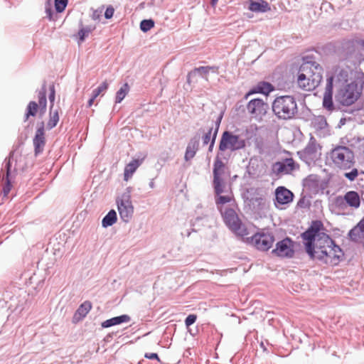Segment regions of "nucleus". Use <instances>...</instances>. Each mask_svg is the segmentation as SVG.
<instances>
[{"label":"nucleus","mask_w":364,"mask_h":364,"mask_svg":"<svg viewBox=\"0 0 364 364\" xmlns=\"http://www.w3.org/2000/svg\"><path fill=\"white\" fill-rule=\"evenodd\" d=\"M305 249L313 259L320 260L325 252L333 245V240L326 232L320 220L312 221L310 227L301 235Z\"/></svg>","instance_id":"nucleus-1"},{"label":"nucleus","mask_w":364,"mask_h":364,"mask_svg":"<svg viewBox=\"0 0 364 364\" xmlns=\"http://www.w3.org/2000/svg\"><path fill=\"white\" fill-rule=\"evenodd\" d=\"M322 67L316 62H305L299 68L297 76L298 86L306 91L316 88L322 80Z\"/></svg>","instance_id":"nucleus-2"},{"label":"nucleus","mask_w":364,"mask_h":364,"mask_svg":"<svg viewBox=\"0 0 364 364\" xmlns=\"http://www.w3.org/2000/svg\"><path fill=\"white\" fill-rule=\"evenodd\" d=\"M360 205V195L354 191H349L343 196H336L332 203L333 211L342 215H348L350 210L358 209Z\"/></svg>","instance_id":"nucleus-3"},{"label":"nucleus","mask_w":364,"mask_h":364,"mask_svg":"<svg viewBox=\"0 0 364 364\" xmlns=\"http://www.w3.org/2000/svg\"><path fill=\"white\" fill-rule=\"evenodd\" d=\"M220 212L225 224L231 231L242 237L248 236L249 232L247 228L239 218L234 207H220Z\"/></svg>","instance_id":"nucleus-4"},{"label":"nucleus","mask_w":364,"mask_h":364,"mask_svg":"<svg viewBox=\"0 0 364 364\" xmlns=\"http://www.w3.org/2000/svg\"><path fill=\"white\" fill-rule=\"evenodd\" d=\"M272 110L279 119H291L297 111L296 102L291 96L277 97L272 103Z\"/></svg>","instance_id":"nucleus-5"},{"label":"nucleus","mask_w":364,"mask_h":364,"mask_svg":"<svg viewBox=\"0 0 364 364\" xmlns=\"http://www.w3.org/2000/svg\"><path fill=\"white\" fill-rule=\"evenodd\" d=\"M330 159L333 166L340 169H349L355 164L353 151L348 147L338 146L330 152Z\"/></svg>","instance_id":"nucleus-6"},{"label":"nucleus","mask_w":364,"mask_h":364,"mask_svg":"<svg viewBox=\"0 0 364 364\" xmlns=\"http://www.w3.org/2000/svg\"><path fill=\"white\" fill-rule=\"evenodd\" d=\"M360 89L357 83L352 82L346 85H341L338 89L336 100L343 106H350L358 100L360 95Z\"/></svg>","instance_id":"nucleus-7"},{"label":"nucleus","mask_w":364,"mask_h":364,"mask_svg":"<svg viewBox=\"0 0 364 364\" xmlns=\"http://www.w3.org/2000/svg\"><path fill=\"white\" fill-rule=\"evenodd\" d=\"M246 145V140L240 137V135L225 131L222 134L219 144V150L221 151L226 150L234 151L245 149Z\"/></svg>","instance_id":"nucleus-8"},{"label":"nucleus","mask_w":364,"mask_h":364,"mask_svg":"<svg viewBox=\"0 0 364 364\" xmlns=\"http://www.w3.org/2000/svg\"><path fill=\"white\" fill-rule=\"evenodd\" d=\"M245 237L249 244L262 251H267L272 247L274 242V235L264 230L255 233L252 237L246 236Z\"/></svg>","instance_id":"nucleus-9"},{"label":"nucleus","mask_w":364,"mask_h":364,"mask_svg":"<svg viewBox=\"0 0 364 364\" xmlns=\"http://www.w3.org/2000/svg\"><path fill=\"white\" fill-rule=\"evenodd\" d=\"M299 157L309 165L320 159L321 156V146L315 138L311 137L306 146L298 152Z\"/></svg>","instance_id":"nucleus-10"},{"label":"nucleus","mask_w":364,"mask_h":364,"mask_svg":"<svg viewBox=\"0 0 364 364\" xmlns=\"http://www.w3.org/2000/svg\"><path fill=\"white\" fill-rule=\"evenodd\" d=\"M38 97V103L35 101H31L28 103L25 114V121H27L30 117L36 116L38 111L41 114H43L46 112L47 107V99L46 90L45 87H43L42 90L39 92Z\"/></svg>","instance_id":"nucleus-11"},{"label":"nucleus","mask_w":364,"mask_h":364,"mask_svg":"<svg viewBox=\"0 0 364 364\" xmlns=\"http://www.w3.org/2000/svg\"><path fill=\"white\" fill-rule=\"evenodd\" d=\"M225 164L220 160L216 159L213 165V187L215 193L219 196L225 192V183L224 180Z\"/></svg>","instance_id":"nucleus-12"},{"label":"nucleus","mask_w":364,"mask_h":364,"mask_svg":"<svg viewBox=\"0 0 364 364\" xmlns=\"http://www.w3.org/2000/svg\"><path fill=\"white\" fill-rule=\"evenodd\" d=\"M117 209L122 220L128 223L132 218L134 206L131 200V196L128 193L122 194L117 200Z\"/></svg>","instance_id":"nucleus-13"},{"label":"nucleus","mask_w":364,"mask_h":364,"mask_svg":"<svg viewBox=\"0 0 364 364\" xmlns=\"http://www.w3.org/2000/svg\"><path fill=\"white\" fill-rule=\"evenodd\" d=\"M344 257L342 249L333 241V245L325 252L319 260L321 262L331 266H336L340 263Z\"/></svg>","instance_id":"nucleus-14"},{"label":"nucleus","mask_w":364,"mask_h":364,"mask_svg":"<svg viewBox=\"0 0 364 364\" xmlns=\"http://www.w3.org/2000/svg\"><path fill=\"white\" fill-rule=\"evenodd\" d=\"M267 107V104L259 98L250 100L247 105L248 113L256 119H261L266 114Z\"/></svg>","instance_id":"nucleus-15"},{"label":"nucleus","mask_w":364,"mask_h":364,"mask_svg":"<svg viewBox=\"0 0 364 364\" xmlns=\"http://www.w3.org/2000/svg\"><path fill=\"white\" fill-rule=\"evenodd\" d=\"M348 78V71L338 66L333 67L327 74L326 85L331 82V87L333 88L334 84H343L346 82Z\"/></svg>","instance_id":"nucleus-16"},{"label":"nucleus","mask_w":364,"mask_h":364,"mask_svg":"<svg viewBox=\"0 0 364 364\" xmlns=\"http://www.w3.org/2000/svg\"><path fill=\"white\" fill-rule=\"evenodd\" d=\"M272 253L281 257H292L294 254V242L289 237L278 242Z\"/></svg>","instance_id":"nucleus-17"},{"label":"nucleus","mask_w":364,"mask_h":364,"mask_svg":"<svg viewBox=\"0 0 364 364\" xmlns=\"http://www.w3.org/2000/svg\"><path fill=\"white\" fill-rule=\"evenodd\" d=\"M295 168V162L292 158H288L283 161L275 162L272 165V171L277 176L289 174Z\"/></svg>","instance_id":"nucleus-18"},{"label":"nucleus","mask_w":364,"mask_h":364,"mask_svg":"<svg viewBox=\"0 0 364 364\" xmlns=\"http://www.w3.org/2000/svg\"><path fill=\"white\" fill-rule=\"evenodd\" d=\"M33 143L35 154L38 155L42 153L46 145L45 124L43 122H41L39 127L37 128Z\"/></svg>","instance_id":"nucleus-19"},{"label":"nucleus","mask_w":364,"mask_h":364,"mask_svg":"<svg viewBox=\"0 0 364 364\" xmlns=\"http://www.w3.org/2000/svg\"><path fill=\"white\" fill-rule=\"evenodd\" d=\"M21 158H22V156L21 155L17 156V155H15V154L12 152L10 154L9 158L7 159H6L5 168L6 169V183L3 188V193H4V196H6L9 194V193L10 192L11 187H12L11 183L9 178V174L11 173V166L12 162L14 160H15V161H16L15 169L21 168V167L17 165L16 162L18 159H21Z\"/></svg>","instance_id":"nucleus-20"},{"label":"nucleus","mask_w":364,"mask_h":364,"mask_svg":"<svg viewBox=\"0 0 364 364\" xmlns=\"http://www.w3.org/2000/svg\"><path fill=\"white\" fill-rule=\"evenodd\" d=\"M276 203L279 205L290 203L294 198L293 193L284 186H279L275 190Z\"/></svg>","instance_id":"nucleus-21"},{"label":"nucleus","mask_w":364,"mask_h":364,"mask_svg":"<svg viewBox=\"0 0 364 364\" xmlns=\"http://www.w3.org/2000/svg\"><path fill=\"white\" fill-rule=\"evenodd\" d=\"M274 90V87L272 84L267 82H259L255 87H253L245 96L247 100L249 96L256 93H261L268 95L272 91Z\"/></svg>","instance_id":"nucleus-22"},{"label":"nucleus","mask_w":364,"mask_h":364,"mask_svg":"<svg viewBox=\"0 0 364 364\" xmlns=\"http://www.w3.org/2000/svg\"><path fill=\"white\" fill-rule=\"evenodd\" d=\"M350 239L356 242L364 244V220L362 219L358 224L349 232Z\"/></svg>","instance_id":"nucleus-23"},{"label":"nucleus","mask_w":364,"mask_h":364,"mask_svg":"<svg viewBox=\"0 0 364 364\" xmlns=\"http://www.w3.org/2000/svg\"><path fill=\"white\" fill-rule=\"evenodd\" d=\"M142 159H133L126 165L124 171V180L128 181L133 176L134 173L142 164Z\"/></svg>","instance_id":"nucleus-24"},{"label":"nucleus","mask_w":364,"mask_h":364,"mask_svg":"<svg viewBox=\"0 0 364 364\" xmlns=\"http://www.w3.org/2000/svg\"><path fill=\"white\" fill-rule=\"evenodd\" d=\"M249 10L253 12H266L271 10L269 4L264 0L249 1Z\"/></svg>","instance_id":"nucleus-25"},{"label":"nucleus","mask_w":364,"mask_h":364,"mask_svg":"<svg viewBox=\"0 0 364 364\" xmlns=\"http://www.w3.org/2000/svg\"><path fill=\"white\" fill-rule=\"evenodd\" d=\"M323 105L328 110H332L333 109V88L331 87V82H329V85H326L323 94Z\"/></svg>","instance_id":"nucleus-26"},{"label":"nucleus","mask_w":364,"mask_h":364,"mask_svg":"<svg viewBox=\"0 0 364 364\" xmlns=\"http://www.w3.org/2000/svg\"><path fill=\"white\" fill-rule=\"evenodd\" d=\"M130 321V317L128 315H122L119 316L113 317L110 319H107L102 323L103 328H109L112 326L118 325L122 323H127Z\"/></svg>","instance_id":"nucleus-27"},{"label":"nucleus","mask_w":364,"mask_h":364,"mask_svg":"<svg viewBox=\"0 0 364 364\" xmlns=\"http://www.w3.org/2000/svg\"><path fill=\"white\" fill-rule=\"evenodd\" d=\"M198 149V141L195 140V139H191L186 147L185 156H184L185 160L189 161V160L192 159L195 156L196 153Z\"/></svg>","instance_id":"nucleus-28"},{"label":"nucleus","mask_w":364,"mask_h":364,"mask_svg":"<svg viewBox=\"0 0 364 364\" xmlns=\"http://www.w3.org/2000/svg\"><path fill=\"white\" fill-rule=\"evenodd\" d=\"M59 113L58 109L53 110V109H50L49 112V119L46 124V129H51L54 128L59 122Z\"/></svg>","instance_id":"nucleus-29"},{"label":"nucleus","mask_w":364,"mask_h":364,"mask_svg":"<svg viewBox=\"0 0 364 364\" xmlns=\"http://www.w3.org/2000/svg\"><path fill=\"white\" fill-rule=\"evenodd\" d=\"M92 304L90 301H85L77 309L75 314V318L81 319L84 318L91 310Z\"/></svg>","instance_id":"nucleus-30"},{"label":"nucleus","mask_w":364,"mask_h":364,"mask_svg":"<svg viewBox=\"0 0 364 364\" xmlns=\"http://www.w3.org/2000/svg\"><path fill=\"white\" fill-rule=\"evenodd\" d=\"M95 29V26H87L86 27H82L77 34V36L78 38V43L80 44L81 43H82L85 41V38H87Z\"/></svg>","instance_id":"nucleus-31"},{"label":"nucleus","mask_w":364,"mask_h":364,"mask_svg":"<svg viewBox=\"0 0 364 364\" xmlns=\"http://www.w3.org/2000/svg\"><path fill=\"white\" fill-rule=\"evenodd\" d=\"M117 213L115 210H111L102 219V225L104 228L112 225L117 221Z\"/></svg>","instance_id":"nucleus-32"},{"label":"nucleus","mask_w":364,"mask_h":364,"mask_svg":"<svg viewBox=\"0 0 364 364\" xmlns=\"http://www.w3.org/2000/svg\"><path fill=\"white\" fill-rule=\"evenodd\" d=\"M231 202L235 203V200H234L232 194H229V195H226V196H221V194H220V195L218 196V197L215 199V203H216L219 210H220V207L225 208L223 205L225 203H231Z\"/></svg>","instance_id":"nucleus-33"},{"label":"nucleus","mask_w":364,"mask_h":364,"mask_svg":"<svg viewBox=\"0 0 364 364\" xmlns=\"http://www.w3.org/2000/svg\"><path fill=\"white\" fill-rule=\"evenodd\" d=\"M129 90V86L124 83L123 86L117 91L116 95V103H119L125 97Z\"/></svg>","instance_id":"nucleus-34"},{"label":"nucleus","mask_w":364,"mask_h":364,"mask_svg":"<svg viewBox=\"0 0 364 364\" xmlns=\"http://www.w3.org/2000/svg\"><path fill=\"white\" fill-rule=\"evenodd\" d=\"M218 68L217 67H211V66H200L199 68H196L194 69L193 73H198L200 75H207L209 72L213 71L217 72Z\"/></svg>","instance_id":"nucleus-35"},{"label":"nucleus","mask_w":364,"mask_h":364,"mask_svg":"<svg viewBox=\"0 0 364 364\" xmlns=\"http://www.w3.org/2000/svg\"><path fill=\"white\" fill-rule=\"evenodd\" d=\"M154 26V22L151 19L143 20L140 23V28L141 31L146 32Z\"/></svg>","instance_id":"nucleus-36"},{"label":"nucleus","mask_w":364,"mask_h":364,"mask_svg":"<svg viewBox=\"0 0 364 364\" xmlns=\"http://www.w3.org/2000/svg\"><path fill=\"white\" fill-rule=\"evenodd\" d=\"M108 88V83L105 81L97 88L92 91L94 98H97L102 92H105Z\"/></svg>","instance_id":"nucleus-37"},{"label":"nucleus","mask_w":364,"mask_h":364,"mask_svg":"<svg viewBox=\"0 0 364 364\" xmlns=\"http://www.w3.org/2000/svg\"><path fill=\"white\" fill-rule=\"evenodd\" d=\"M68 4V0H55V7L58 12H62L65 10Z\"/></svg>","instance_id":"nucleus-38"},{"label":"nucleus","mask_w":364,"mask_h":364,"mask_svg":"<svg viewBox=\"0 0 364 364\" xmlns=\"http://www.w3.org/2000/svg\"><path fill=\"white\" fill-rule=\"evenodd\" d=\"M345 177L350 181H354L358 176V171L357 168H353L350 172L346 173Z\"/></svg>","instance_id":"nucleus-39"},{"label":"nucleus","mask_w":364,"mask_h":364,"mask_svg":"<svg viewBox=\"0 0 364 364\" xmlns=\"http://www.w3.org/2000/svg\"><path fill=\"white\" fill-rule=\"evenodd\" d=\"M213 132V127H210L208 131L205 133L202 137L203 144L207 145L210 141V136Z\"/></svg>","instance_id":"nucleus-40"},{"label":"nucleus","mask_w":364,"mask_h":364,"mask_svg":"<svg viewBox=\"0 0 364 364\" xmlns=\"http://www.w3.org/2000/svg\"><path fill=\"white\" fill-rule=\"evenodd\" d=\"M50 93L49 95V100L50 102V109H53V103H54L55 96V90L54 85H52L50 86Z\"/></svg>","instance_id":"nucleus-41"},{"label":"nucleus","mask_w":364,"mask_h":364,"mask_svg":"<svg viewBox=\"0 0 364 364\" xmlns=\"http://www.w3.org/2000/svg\"><path fill=\"white\" fill-rule=\"evenodd\" d=\"M197 319V316L196 314H190L188 315L186 320H185V324L187 327H189L192 324H193Z\"/></svg>","instance_id":"nucleus-42"},{"label":"nucleus","mask_w":364,"mask_h":364,"mask_svg":"<svg viewBox=\"0 0 364 364\" xmlns=\"http://www.w3.org/2000/svg\"><path fill=\"white\" fill-rule=\"evenodd\" d=\"M218 131V126L216 127V129L214 131V133L213 134L212 139H211V141H210V144L209 146V151H213V146L215 144V139L217 136Z\"/></svg>","instance_id":"nucleus-43"},{"label":"nucleus","mask_w":364,"mask_h":364,"mask_svg":"<svg viewBox=\"0 0 364 364\" xmlns=\"http://www.w3.org/2000/svg\"><path fill=\"white\" fill-rule=\"evenodd\" d=\"M114 12V9L112 6H109L107 8L105 12V16L106 18H110L113 16Z\"/></svg>","instance_id":"nucleus-44"},{"label":"nucleus","mask_w":364,"mask_h":364,"mask_svg":"<svg viewBox=\"0 0 364 364\" xmlns=\"http://www.w3.org/2000/svg\"><path fill=\"white\" fill-rule=\"evenodd\" d=\"M144 357L146 358H149V359H156V360H159V358L157 353H146L144 355Z\"/></svg>","instance_id":"nucleus-45"},{"label":"nucleus","mask_w":364,"mask_h":364,"mask_svg":"<svg viewBox=\"0 0 364 364\" xmlns=\"http://www.w3.org/2000/svg\"><path fill=\"white\" fill-rule=\"evenodd\" d=\"M355 43L362 50H364V40H357Z\"/></svg>","instance_id":"nucleus-46"},{"label":"nucleus","mask_w":364,"mask_h":364,"mask_svg":"<svg viewBox=\"0 0 364 364\" xmlns=\"http://www.w3.org/2000/svg\"><path fill=\"white\" fill-rule=\"evenodd\" d=\"M95 99L96 98H94V95H92V97L88 101V107H91L93 105L94 101H95Z\"/></svg>","instance_id":"nucleus-47"},{"label":"nucleus","mask_w":364,"mask_h":364,"mask_svg":"<svg viewBox=\"0 0 364 364\" xmlns=\"http://www.w3.org/2000/svg\"><path fill=\"white\" fill-rule=\"evenodd\" d=\"M218 0H211L210 4L212 6L215 7L218 3Z\"/></svg>","instance_id":"nucleus-48"},{"label":"nucleus","mask_w":364,"mask_h":364,"mask_svg":"<svg viewBox=\"0 0 364 364\" xmlns=\"http://www.w3.org/2000/svg\"><path fill=\"white\" fill-rule=\"evenodd\" d=\"M257 147L259 149H262V146H260L259 144H257Z\"/></svg>","instance_id":"nucleus-49"},{"label":"nucleus","mask_w":364,"mask_h":364,"mask_svg":"<svg viewBox=\"0 0 364 364\" xmlns=\"http://www.w3.org/2000/svg\"><path fill=\"white\" fill-rule=\"evenodd\" d=\"M245 132H246V134L248 133V129H245Z\"/></svg>","instance_id":"nucleus-50"},{"label":"nucleus","mask_w":364,"mask_h":364,"mask_svg":"<svg viewBox=\"0 0 364 364\" xmlns=\"http://www.w3.org/2000/svg\"><path fill=\"white\" fill-rule=\"evenodd\" d=\"M363 220H364V218H363Z\"/></svg>","instance_id":"nucleus-51"}]
</instances>
